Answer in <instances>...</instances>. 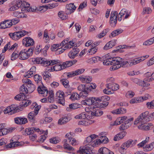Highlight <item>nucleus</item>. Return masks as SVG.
<instances>
[{"label": "nucleus", "mask_w": 154, "mask_h": 154, "mask_svg": "<svg viewBox=\"0 0 154 154\" xmlns=\"http://www.w3.org/2000/svg\"><path fill=\"white\" fill-rule=\"evenodd\" d=\"M29 61L31 64H41L45 66H52L56 63L57 61L54 60H48L47 59L43 57H34L29 59Z\"/></svg>", "instance_id": "f257e3e1"}, {"label": "nucleus", "mask_w": 154, "mask_h": 154, "mask_svg": "<svg viewBox=\"0 0 154 154\" xmlns=\"http://www.w3.org/2000/svg\"><path fill=\"white\" fill-rule=\"evenodd\" d=\"M148 114L149 112L147 111L142 113L135 120L134 124L137 125L138 123H140L142 125L150 121L152 119V117Z\"/></svg>", "instance_id": "f03ea898"}, {"label": "nucleus", "mask_w": 154, "mask_h": 154, "mask_svg": "<svg viewBox=\"0 0 154 154\" xmlns=\"http://www.w3.org/2000/svg\"><path fill=\"white\" fill-rule=\"evenodd\" d=\"M136 144V141H133L131 139L123 143L121 146L118 148V150L122 154H125L127 149L129 147L134 146Z\"/></svg>", "instance_id": "7ed1b4c3"}, {"label": "nucleus", "mask_w": 154, "mask_h": 154, "mask_svg": "<svg viewBox=\"0 0 154 154\" xmlns=\"http://www.w3.org/2000/svg\"><path fill=\"white\" fill-rule=\"evenodd\" d=\"M85 110L86 112H89L91 116V118H93L94 116H99L103 114V112L98 106H87L85 108Z\"/></svg>", "instance_id": "20e7f679"}, {"label": "nucleus", "mask_w": 154, "mask_h": 154, "mask_svg": "<svg viewBox=\"0 0 154 154\" xmlns=\"http://www.w3.org/2000/svg\"><path fill=\"white\" fill-rule=\"evenodd\" d=\"M110 61L108 62V64L109 65L113 66L110 68L111 70H116L120 68L121 67L120 63L122 60V58L119 57H114L110 58Z\"/></svg>", "instance_id": "39448f33"}, {"label": "nucleus", "mask_w": 154, "mask_h": 154, "mask_svg": "<svg viewBox=\"0 0 154 154\" xmlns=\"http://www.w3.org/2000/svg\"><path fill=\"white\" fill-rule=\"evenodd\" d=\"M106 88L103 91V92L106 94H112L111 91H116L119 89L118 84L114 82L109 83L106 85Z\"/></svg>", "instance_id": "423d86ee"}, {"label": "nucleus", "mask_w": 154, "mask_h": 154, "mask_svg": "<svg viewBox=\"0 0 154 154\" xmlns=\"http://www.w3.org/2000/svg\"><path fill=\"white\" fill-rule=\"evenodd\" d=\"M25 132L27 135H29V137L30 140L34 141L37 138V135L34 133L35 132H38L40 131L39 128H36L34 127H31L29 128H26L25 130Z\"/></svg>", "instance_id": "0eeeda50"}, {"label": "nucleus", "mask_w": 154, "mask_h": 154, "mask_svg": "<svg viewBox=\"0 0 154 154\" xmlns=\"http://www.w3.org/2000/svg\"><path fill=\"white\" fill-rule=\"evenodd\" d=\"M25 106H7L4 110L5 114L12 115L23 110Z\"/></svg>", "instance_id": "6e6552de"}, {"label": "nucleus", "mask_w": 154, "mask_h": 154, "mask_svg": "<svg viewBox=\"0 0 154 154\" xmlns=\"http://www.w3.org/2000/svg\"><path fill=\"white\" fill-rule=\"evenodd\" d=\"M96 98L97 106H107L109 104L108 101L110 99V97L107 96H104Z\"/></svg>", "instance_id": "1a4fd4ad"}, {"label": "nucleus", "mask_w": 154, "mask_h": 154, "mask_svg": "<svg viewBox=\"0 0 154 154\" xmlns=\"http://www.w3.org/2000/svg\"><path fill=\"white\" fill-rule=\"evenodd\" d=\"M89 145L86 144L84 146L80 147L77 152L82 154H93L91 150V146Z\"/></svg>", "instance_id": "9d476101"}, {"label": "nucleus", "mask_w": 154, "mask_h": 154, "mask_svg": "<svg viewBox=\"0 0 154 154\" xmlns=\"http://www.w3.org/2000/svg\"><path fill=\"white\" fill-rule=\"evenodd\" d=\"M96 97H92L88 98L81 101V103L84 105L90 106L94 105V106H97L96 101Z\"/></svg>", "instance_id": "9b49d317"}, {"label": "nucleus", "mask_w": 154, "mask_h": 154, "mask_svg": "<svg viewBox=\"0 0 154 154\" xmlns=\"http://www.w3.org/2000/svg\"><path fill=\"white\" fill-rule=\"evenodd\" d=\"M87 97V94L86 93H84V95H83V94L82 93H79V94L77 93L73 92L70 95L69 98L72 101H73L75 100H79L81 97L82 98H85Z\"/></svg>", "instance_id": "f8f14e48"}, {"label": "nucleus", "mask_w": 154, "mask_h": 154, "mask_svg": "<svg viewBox=\"0 0 154 154\" xmlns=\"http://www.w3.org/2000/svg\"><path fill=\"white\" fill-rule=\"evenodd\" d=\"M55 60L57 61V63H55L54 64L56 65L53 66H51L50 67H48L47 69V70L50 72L53 71H58L64 69L63 67V64H58V63H59L58 61L59 60Z\"/></svg>", "instance_id": "ddd939ff"}, {"label": "nucleus", "mask_w": 154, "mask_h": 154, "mask_svg": "<svg viewBox=\"0 0 154 154\" xmlns=\"http://www.w3.org/2000/svg\"><path fill=\"white\" fill-rule=\"evenodd\" d=\"M39 85H38L37 88V91L39 94H43L44 97L47 96L48 93V91L46 87L44 86L43 84H39Z\"/></svg>", "instance_id": "4468645a"}, {"label": "nucleus", "mask_w": 154, "mask_h": 154, "mask_svg": "<svg viewBox=\"0 0 154 154\" xmlns=\"http://www.w3.org/2000/svg\"><path fill=\"white\" fill-rule=\"evenodd\" d=\"M76 7L73 4L70 3L67 5L66 7L65 12L66 14H69L73 12L76 9Z\"/></svg>", "instance_id": "2eb2a0df"}, {"label": "nucleus", "mask_w": 154, "mask_h": 154, "mask_svg": "<svg viewBox=\"0 0 154 154\" xmlns=\"http://www.w3.org/2000/svg\"><path fill=\"white\" fill-rule=\"evenodd\" d=\"M14 122L18 125L25 124L28 122L27 119L22 117H17L14 119Z\"/></svg>", "instance_id": "dca6fc26"}, {"label": "nucleus", "mask_w": 154, "mask_h": 154, "mask_svg": "<svg viewBox=\"0 0 154 154\" xmlns=\"http://www.w3.org/2000/svg\"><path fill=\"white\" fill-rule=\"evenodd\" d=\"M34 43L33 39L29 37L25 38L22 41L23 45H25L26 47H28L33 45Z\"/></svg>", "instance_id": "f3484780"}, {"label": "nucleus", "mask_w": 154, "mask_h": 154, "mask_svg": "<svg viewBox=\"0 0 154 154\" xmlns=\"http://www.w3.org/2000/svg\"><path fill=\"white\" fill-rule=\"evenodd\" d=\"M31 8L30 7V4L25 1H22L21 6V11L24 12H27L31 11Z\"/></svg>", "instance_id": "a211bd4d"}, {"label": "nucleus", "mask_w": 154, "mask_h": 154, "mask_svg": "<svg viewBox=\"0 0 154 154\" xmlns=\"http://www.w3.org/2000/svg\"><path fill=\"white\" fill-rule=\"evenodd\" d=\"M97 135H96L95 134H93L87 137L86 138V140L85 142L86 143V144L90 145V146L92 147V145H93L94 141H93V140L97 138Z\"/></svg>", "instance_id": "6ab92c4d"}, {"label": "nucleus", "mask_w": 154, "mask_h": 154, "mask_svg": "<svg viewBox=\"0 0 154 154\" xmlns=\"http://www.w3.org/2000/svg\"><path fill=\"white\" fill-rule=\"evenodd\" d=\"M79 51V48H74L69 52L68 54V56L70 59H74L75 57L78 56Z\"/></svg>", "instance_id": "aec40b11"}, {"label": "nucleus", "mask_w": 154, "mask_h": 154, "mask_svg": "<svg viewBox=\"0 0 154 154\" xmlns=\"http://www.w3.org/2000/svg\"><path fill=\"white\" fill-rule=\"evenodd\" d=\"M49 96L47 99L46 98H45L41 99V102L44 103L46 102H49L50 103H52L54 101L53 98V94L52 91H49Z\"/></svg>", "instance_id": "412c9836"}, {"label": "nucleus", "mask_w": 154, "mask_h": 154, "mask_svg": "<svg viewBox=\"0 0 154 154\" xmlns=\"http://www.w3.org/2000/svg\"><path fill=\"white\" fill-rule=\"evenodd\" d=\"M22 3V1L21 0H17L16 4L11 7L9 10L11 11H14L20 8L21 9V6Z\"/></svg>", "instance_id": "4be33fe9"}, {"label": "nucleus", "mask_w": 154, "mask_h": 154, "mask_svg": "<svg viewBox=\"0 0 154 154\" xmlns=\"http://www.w3.org/2000/svg\"><path fill=\"white\" fill-rule=\"evenodd\" d=\"M15 40H18L21 37L26 34L28 33L25 30L14 32Z\"/></svg>", "instance_id": "5701e85b"}, {"label": "nucleus", "mask_w": 154, "mask_h": 154, "mask_svg": "<svg viewBox=\"0 0 154 154\" xmlns=\"http://www.w3.org/2000/svg\"><path fill=\"white\" fill-rule=\"evenodd\" d=\"M78 89L79 91H81V92L80 93H82L83 95H84V93H86L87 96H88V87L86 86V85H80L78 87Z\"/></svg>", "instance_id": "b1692460"}, {"label": "nucleus", "mask_w": 154, "mask_h": 154, "mask_svg": "<svg viewBox=\"0 0 154 154\" xmlns=\"http://www.w3.org/2000/svg\"><path fill=\"white\" fill-rule=\"evenodd\" d=\"M26 49L21 50L19 53V59L21 60H26L29 58V57L26 52Z\"/></svg>", "instance_id": "393cba45"}, {"label": "nucleus", "mask_w": 154, "mask_h": 154, "mask_svg": "<svg viewBox=\"0 0 154 154\" xmlns=\"http://www.w3.org/2000/svg\"><path fill=\"white\" fill-rule=\"evenodd\" d=\"M98 152L99 154H114L112 152L105 147L100 148L98 150Z\"/></svg>", "instance_id": "a878e982"}, {"label": "nucleus", "mask_w": 154, "mask_h": 154, "mask_svg": "<svg viewBox=\"0 0 154 154\" xmlns=\"http://www.w3.org/2000/svg\"><path fill=\"white\" fill-rule=\"evenodd\" d=\"M20 94L23 95V96L25 97V94H27L28 93V88L26 86V84H23L20 88ZM25 98V97H24Z\"/></svg>", "instance_id": "bb28decb"}, {"label": "nucleus", "mask_w": 154, "mask_h": 154, "mask_svg": "<svg viewBox=\"0 0 154 154\" xmlns=\"http://www.w3.org/2000/svg\"><path fill=\"white\" fill-rule=\"evenodd\" d=\"M127 119V117L126 116L119 117L113 123V125H119L123 122H125V120Z\"/></svg>", "instance_id": "cd10ccee"}, {"label": "nucleus", "mask_w": 154, "mask_h": 154, "mask_svg": "<svg viewBox=\"0 0 154 154\" xmlns=\"http://www.w3.org/2000/svg\"><path fill=\"white\" fill-rule=\"evenodd\" d=\"M126 109L123 108H120L114 110L112 111L111 112L113 114H124L126 113Z\"/></svg>", "instance_id": "c85d7f7f"}, {"label": "nucleus", "mask_w": 154, "mask_h": 154, "mask_svg": "<svg viewBox=\"0 0 154 154\" xmlns=\"http://www.w3.org/2000/svg\"><path fill=\"white\" fill-rule=\"evenodd\" d=\"M36 116L33 112H29L27 116V118L29 121L32 122H36V120L35 118Z\"/></svg>", "instance_id": "c756f323"}, {"label": "nucleus", "mask_w": 154, "mask_h": 154, "mask_svg": "<svg viewBox=\"0 0 154 154\" xmlns=\"http://www.w3.org/2000/svg\"><path fill=\"white\" fill-rule=\"evenodd\" d=\"M64 143L63 145V147L65 149H66L69 151H73L74 149L68 143V142L67 139H65L64 140Z\"/></svg>", "instance_id": "7c9ffc66"}, {"label": "nucleus", "mask_w": 154, "mask_h": 154, "mask_svg": "<svg viewBox=\"0 0 154 154\" xmlns=\"http://www.w3.org/2000/svg\"><path fill=\"white\" fill-rule=\"evenodd\" d=\"M71 119V118L70 117H64L61 118L58 121L59 124L62 125L64 124L69 121Z\"/></svg>", "instance_id": "2f4dec72"}, {"label": "nucleus", "mask_w": 154, "mask_h": 154, "mask_svg": "<svg viewBox=\"0 0 154 154\" xmlns=\"http://www.w3.org/2000/svg\"><path fill=\"white\" fill-rule=\"evenodd\" d=\"M0 125H2V127L0 126V136L6 134L8 133V130L5 128L3 124H1Z\"/></svg>", "instance_id": "473e14b6"}, {"label": "nucleus", "mask_w": 154, "mask_h": 154, "mask_svg": "<svg viewBox=\"0 0 154 154\" xmlns=\"http://www.w3.org/2000/svg\"><path fill=\"white\" fill-rule=\"evenodd\" d=\"M20 145V143L18 141L11 142L10 143L6 145L7 148H11Z\"/></svg>", "instance_id": "72a5a7b5"}, {"label": "nucleus", "mask_w": 154, "mask_h": 154, "mask_svg": "<svg viewBox=\"0 0 154 154\" xmlns=\"http://www.w3.org/2000/svg\"><path fill=\"white\" fill-rule=\"evenodd\" d=\"M154 148V142L146 145L143 147V150L145 151H149L151 150Z\"/></svg>", "instance_id": "f704fd0d"}, {"label": "nucleus", "mask_w": 154, "mask_h": 154, "mask_svg": "<svg viewBox=\"0 0 154 154\" xmlns=\"http://www.w3.org/2000/svg\"><path fill=\"white\" fill-rule=\"evenodd\" d=\"M34 79L35 81L37 84H42V77L40 75L38 74L35 75L34 76Z\"/></svg>", "instance_id": "c9c22d12"}, {"label": "nucleus", "mask_w": 154, "mask_h": 154, "mask_svg": "<svg viewBox=\"0 0 154 154\" xmlns=\"http://www.w3.org/2000/svg\"><path fill=\"white\" fill-rule=\"evenodd\" d=\"M32 101L29 100L23 99L22 100L20 106H28L31 105Z\"/></svg>", "instance_id": "e433bc0d"}, {"label": "nucleus", "mask_w": 154, "mask_h": 154, "mask_svg": "<svg viewBox=\"0 0 154 154\" xmlns=\"http://www.w3.org/2000/svg\"><path fill=\"white\" fill-rule=\"evenodd\" d=\"M123 32L122 29H119L113 31L111 34V35L113 37H115L122 33Z\"/></svg>", "instance_id": "4c0bfd02"}, {"label": "nucleus", "mask_w": 154, "mask_h": 154, "mask_svg": "<svg viewBox=\"0 0 154 154\" xmlns=\"http://www.w3.org/2000/svg\"><path fill=\"white\" fill-rule=\"evenodd\" d=\"M26 86L28 88V93H30L33 92L35 88V85L32 83L26 85Z\"/></svg>", "instance_id": "58836bf2"}, {"label": "nucleus", "mask_w": 154, "mask_h": 154, "mask_svg": "<svg viewBox=\"0 0 154 154\" xmlns=\"http://www.w3.org/2000/svg\"><path fill=\"white\" fill-rule=\"evenodd\" d=\"M87 112V113H86L85 112H82L80 114L81 119H89L91 118L90 114H89V112Z\"/></svg>", "instance_id": "ea45409f"}, {"label": "nucleus", "mask_w": 154, "mask_h": 154, "mask_svg": "<svg viewBox=\"0 0 154 154\" xmlns=\"http://www.w3.org/2000/svg\"><path fill=\"white\" fill-rule=\"evenodd\" d=\"M18 57L19 58V53L17 51H15L11 54V60L13 61L16 60Z\"/></svg>", "instance_id": "a19ab883"}, {"label": "nucleus", "mask_w": 154, "mask_h": 154, "mask_svg": "<svg viewBox=\"0 0 154 154\" xmlns=\"http://www.w3.org/2000/svg\"><path fill=\"white\" fill-rule=\"evenodd\" d=\"M58 16L62 20H66L67 17L66 14H65L63 11H60L58 13Z\"/></svg>", "instance_id": "79ce46f5"}, {"label": "nucleus", "mask_w": 154, "mask_h": 154, "mask_svg": "<svg viewBox=\"0 0 154 154\" xmlns=\"http://www.w3.org/2000/svg\"><path fill=\"white\" fill-rule=\"evenodd\" d=\"M140 60L138 59V58L133 60H130V63L128 65V66H131L133 65H136L140 62Z\"/></svg>", "instance_id": "37998d69"}, {"label": "nucleus", "mask_w": 154, "mask_h": 154, "mask_svg": "<svg viewBox=\"0 0 154 154\" xmlns=\"http://www.w3.org/2000/svg\"><path fill=\"white\" fill-rule=\"evenodd\" d=\"M153 42H154V38H151L145 41L143 45L146 46L152 44Z\"/></svg>", "instance_id": "c03bdc74"}, {"label": "nucleus", "mask_w": 154, "mask_h": 154, "mask_svg": "<svg viewBox=\"0 0 154 154\" xmlns=\"http://www.w3.org/2000/svg\"><path fill=\"white\" fill-rule=\"evenodd\" d=\"M101 143L106 144L109 141L108 139L106 136H102L100 137Z\"/></svg>", "instance_id": "a18cd8bd"}, {"label": "nucleus", "mask_w": 154, "mask_h": 154, "mask_svg": "<svg viewBox=\"0 0 154 154\" xmlns=\"http://www.w3.org/2000/svg\"><path fill=\"white\" fill-rule=\"evenodd\" d=\"M60 82L64 87L66 88L68 87L69 83L68 80L66 79H62L60 80Z\"/></svg>", "instance_id": "49530a36"}, {"label": "nucleus", "mask_w": 154, "mask_h": 154, "mask_svg": "<svg viewBox=\"0 0 154 154\" xmlns=\"http://www.w3.org/2000/svg\"><path fill=\"white\" fill-rule=\"evenodd\" d=\"M109 31V29L108 28L103 30L98 35L99 38H101L106 35V34Z\"/></svg>", "instance_id": "de8ad7c7"}, {"label": "nucleus", "mask_w": 154, "mask_h": 154, "mask_svg": "<svg viewBox=\"0 0 154 154\" xmlns=\"http://www.w3.org/2000/svg\"><path fill=\"white\" fill-rule=\"evenodd\" d=\"M103 60V64L105 65H109V64H108V62L110 61L109 59L110 58H108L107 57V56L105 55L102 57Z\"/></svg>", "instance_id": "09e8293b"}, {"label": "nucleus", "mask_w": 154, "mask_h": 154, "mask_svg": "<svg viewBox=\"0 0 154 154\" xmlns=\"http://www.w3.org/2000/svg\"><path fill=\"white\" fill-rule=\"evenodd\" d=\"M63 67L64 69L69 67L72 65V63L71 61H68L64 62L63 63Z\"/></svg>", "instance_id": "8fccbe9b"}, {"label": "nucleus", "mask_w": 154, "mask_h": 154, "mask_svg": "<svg viewBox=\"0 0 154 154\" xmlns=\"http://www.w3.org/2000/svg\"><path fill=\"white\" fill-rule=\"evenodd\" d=\"M149 140V137H148V138H146V139L145 140L143 141L142 142L138 144L137 145L138 147L140 148L143 147L145 144L148 142Z\"/></svg>", "instance_id": "3c124183"}, {"label": "nucleus", "mask_w": 154, "mask_h": 154, "mask_svg": "<svg viewBox=\"0 0 154 154\" xmlns=\"http://www.w3.org/2000/svg\"><path fill=\"white\" fill-rule=\"evenodd\" d=\"M152 12V10L150 8L148 7H146L143 8V14H149Z\"/></svg>", "instance_id": "603ef678"}, {"label": "nucleus", "mask_w": 154, "mask_h": 154, "mask_svg": "<svg viewBox=\"0 0 154 154\" xmlns=\"http://www.w3.org/2000/svg\"><path fill=\"white\" fill-rule=\"evenodd\" d=\"M13 15L17 18H22L23 15L22 12H20L18 11H14L13 13Z\"/></svg>", "instance_id": "864d4df0"}, {"label": "nucleus", "mask_w": 154, "mask_h": 154, "mask_svg": "<svg viewBox=\"0 0 154 154\" xmlns=\"http://www.w3.org/2000/svg\"><path fill=\"white\" fill-rule=\"evenodd\" d=\"M47 134L48 132H46L45 134L41 135L38 139V141L39 142H43L47 137Z\"/></svg>", "instance_id": "5fc2aeb1"}, {"label": "nucleus", "mask_w": 154, "mask_h": 154, "mask_svg": "<svg viewBox=\"0 0 154 154\" xmlns=\"http://www.w3.org/2000/svg\"><path fill=\"white\" fill-rule=\"evenodd\" d=\"M68 142L70 143V144L72 146H75L78 144V141L75 138H72Z\"/></svg>", "instance_id": "6e6d98bb"}, {"label": "nucleus", "mask_w": 154, "mask_h": 154, "mask_svg": "<svg viewBox=\"0 0 154 154\" xmlns=\"http://www.w3.org/2000/svg\"><path fill=\"white\" fill-rule=\"evenodd\" d=\"M85 69L83 68L79 69L74 71L75 75H77L82 73L85 71Z\"/></svg>", "instance_id": "4d7b16f0"}, {"label": "nucleus", "mask_w": 154, "mask_h": 154, "mask_svg": "<svg viewBox=\"0 0 154 154\" xmlns=\"http://www.w3.org/2000/svg\"><path fill=\"white\" fill-rule=\"evenodd\" d=\"M131 103H140V100L139 97H135L132 99L130 101Z\"/></svg>", "instance_id": "13d9d810"}, {"label": "nucleus", "mask_w": 154, "mask_h": 154, "mask_svg": "<svg viewBox=\"0 0 154 154\" xmlns=\"http://www.w3.org/2000/svg\"><path fill=\"white\" fill-rule=\"evenodd\" d=\"M118 14V13L117 11H112L111 14L110 16V19H115V18L116 17L117 18V15Z\"/></svg>", "instance_id": "bf43d9fd"}, {"label": "nucleus", "mask_w": 154, "mask_h": 154, "mask_svg": "<svg viewBox=\"0 0 154 154\" xmlns=\"http://www.w3.org/2000/svg\"><path fill=\"white\" fill-rule=\"evenodd\" d=\"M64 74L66 75L67 76L68 78L72 77L75 76L74 71H73L65 73Z\"/></svg>", "instance_id": "052dcab7"}, {"label": "nucleus", "mask_w": 154, "mask_h": 154, "mask_svg": "<svg viewBox=\"0 0 154 154\" xmlns=\"http://www.w3.org/2000/svg\"><path fill=\"white\" fill-rule=\"evenodd\" d=\"M127 124H125L124 122V124H122L120 127L119 129L121 131H124L128 128L129 126L128 125H126Z\"/></svg>", "instance_id": "680f3d73"}, {"label": "nucleus", "mask_w": 154, "mask_h": 154, "mask_svg": "<svg viewBox=\"0 0 154 154\" xmlns=\"http://www.w3.org/2000/svg\"><path fill=\"white\" fill-rule=\"evenodd\" d=\"M117 17H116L115 19H110V23L111 26H114L116 23Z\"/></svg>", "instance_id": "e2e57ef3"}, {"label": "nucleus", "mask_w": 154, "mask_h": 154, "mask_svg": "<svg viewBox=\"0 0 154 154\" xmlns=\"http://www.w3.org/2000/svg\"><path fill=\"white\" fill-rule=\"evenodd\" d=\"M96 48V47H95L89 49L88 51V52L91 54H94L97 51V48Z\"/></svg>", "instance_id": "0e129e2a"}, {"label": "nucleus", "mask_w": 154, "mask_h": 154, "mask_svg": "<svg viewBox=\"0 0 154 154\" xmlns=\"http://www.w3.org/2000/svg\"><path fill=\"white\" fill-rule=\"evenodd\" d=\"M60 46L59 44H54L51 47V49L52 51H57V50L59 48Z\"/></svg>", "instance_id": "69168bd1"}, {"label": "nucleus", "mask_w": 154, "mask_h": 154, "mask_svg": "<svg viewBox=\"0 0 154 154\" xmlns=\"http://www.w3.org/2000/svg\"><path fill=\"white\" fill-rule=\"evenodd\" d=\"M92 80V77L91 76H86L84 78V81L87 83H88L91 82Z\"/></svg>", "instance_id": "338daca9"}, {"label": "nucleus", "mask_w": 154, "mask_h": 154, "mask_svg": "<svg viewBox=\"0 0 154 154\" xmlns=\"http://www.w3.org/2000/svg\"><path fill=\"white\" fill-rule=\"evenodd\" d=\"M57 96L60 98H63L65 95L64 93L62 91H59L56 93Z\"/></svg>", "instance_id": "774afa93"}]
</instances>
